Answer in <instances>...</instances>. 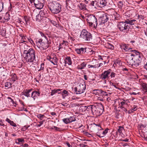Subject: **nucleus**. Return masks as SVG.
<instances>
[{
    "instance_id": "37998d69",
    "label": "nucleus",
    "mask_w": 147,
    "mask_h": 147,
    "mask_svg": "<svg viewBox=\"0 0 147 147\" xmlns=\"http://www.w3.org/2000/svg\"><path fill=\"white\" fill-rule=\"evenodd\" d=\"M17 140L18 141V142H16V143L17 144H19V142H22L24 143V139L18 138Z\"/></svg>"
},
{
    "instance_id": "2eb2a0df",
    "label": "nucleus",
    "mask_w": 147,
    "mask_h": 147,
    "mask_svg": "<svg viewBox=\"0 0 147 147\" xmlns=\"http://www.w3.org/2000/svg\"><path fill=\"white\" fill-rule=\"evenodd\" d=\"M134 54H129L126 56V60L128 64L131 66H133L134 63L133 60H134L133 55Z\"/></svg>"
},
{
    "instance_id": "7c9ffc66",
    "label": "nucleus",
    "mask_w": 147,
    "mask_h": 147,
    "mask_svg": "<svg viewBox=\"0 0 147 147\" xmlns=\"http://www.w3.org/2000/svg\"><path fill=\"white\" fill-rule=\"evenodd\" d=\"M113 15L114 17V19L115 20H119L121 18V17L120 16L119 14L117 12L115 11V13H113Z\"/></svg>"
},
{
    "instance_id": "a211bd4d",
    "label": "nucleus",
    "mask_w": 147,
    "mask_h": 147,
    "mask_svg": "<svg viewBox=\"0 0 147 147\" xmlns=\"http://www.w3.org/2000/svg\"><path fill=\"white\" fill-rule=\"evenodd\" d=\"M96 3L97 4V7L102 8L106 5L107 2L106 0H100L99 2H98Z\"/></svg>"
},
{
    "instance_id": "f3484780",
    "label": "nucleus",
    "mask_w": 147,
    "mask_h": 147,
    "mask_svg": "<svg viewBox=\"0 0 147 147\" xmlns=\"http://www.w3.org/2000/svg\"><path fill=\"white\" fill-rule=\"evenodd\" d=\"M86 48L81 47L79 49H75V51L77 54L82 55L84 54L86 52Z\"/></svg>"
},
{
    "instance_id": "0eeeda50",
    "label": "nucleus",
    "mask_w": 147,
    "mask_h": 147,
    "mask_svg": "<svg viewBox=\"0 0 147 147\" xmlns=\"http://www.w3.org/2000/svg\"><path fill=\"white\" fill-rule=\"evenodd\" d=\"M117 27L121 32L127 33L130 31V27L125 22H121L117 25Z\"/></svg>"
},
{
    "instance_id": "4be33fe9",
    "label": "nucleus",
    "mask_w": 147,
    "mask_h": 147,
    "mask_svg": "<svg viewBox=\"0 0 147 147\" xmlns=\"http://www.w3.org/2000/svg\"><path fill=\"white\" fill-rule=\"evenodd\" d=\"M11 77V79L13 82H14L16 80L18 79V78L16 74L12 73L10 75Z\"/></svg>"
},
{
    "instance_id": "603ef678",
    "label": "nucleus",
    "mask_w": 147,
    "mask_h": 147,
    "mask_svg": "<svg viewBox=\"0 0 147 147\" xmlns=\"http://www.w3.org/2000/svg\"><path fill=\"white\" fill-rule=\"evenodd\" d=\"M121 116V114H120L118 112L116 114V117L117 119L119 118Z\"/></svg>"
},
{
    "instance_id": "473e14b6",
    "label": "nucleus",
    "mask_w": 147,
    "mask_h": 147,
    "mask_svg": "<svg viewBox=\"0 0 147 147\" xmlns=\"http://www.w3.org/2000/svg\"><path fill=\"white\" fill-rule=\"evenodd\" d=\"M79 7L81 10H87V8H86V5L84 3H80L79 5Z\"/></svg>"
},
{
    "instance_id": "ddd939ff",
    "label": "nucleus",
    "mask_w": 147,
    "mask_h": 147,
    "mask_svg": "<svg viewBox=\"0 0 147 147\" xmlns=\"http://www.w3.org/2000/svg\"><path fill=\"white\" fill-rule=\"evenodd\" d=\"M93 93L96 95H98L102 97H105V96H108L109 94L105 91H103L102 90L95 89L93 90Z\"/></svg>"
},
{
    "instance_id": "864d4df0",
    "label": "nucleus",
    "mask_w": 147,
    "mask_h": 147,
    "mask_svg": "<svg viewBox=\"0 0 147 147\" xmlns=\"http://www.w3.org/2000/svg\"><path fill=\"white\" fill-rule=\"evenodd\" d=\"M29 127H30V125H29V126H26V125L24 126L22 129V130L23 131H25Z\"/></svg>"
},
{
    "instance_id": "72a5a7b5",
    "label": "nucleus",
    "mask_w": 147,
    "mask_h": 147,
    "mask_svg": "<svg viewBox=\"0 0 147 147\" xmlns=\"http://www.w3.org/2000/svg\"><path fill=\"white\" fill-rule=\"evenodd\" d=\"M43 18L42 16H41L39 14H38L36 16V20L37 21L40 22L42 19Z\"/></svg>"
},
{
    "instance_id": "69168bd1",
    "label": "nucleus",
    "mask_w": 147,
    "mask_h": 147,
    "mask_svg": "<svg viewBox=\"0 0 147 147\" xmlns=\"http://www.w3.org/2000/svg\"><path fill=\"white\" fill-rule=\"evenodd\" d=\"M44 121H40L39 123L40 124L37 125V126L38 127H40L41 126V125L43 123Z\"/></svg>"
},
{
    "instance_id": "bb28decb",
    "label": "nucleus",
    "mask_w": 147,
    "mask_h": 147,
    "mask_svg": "<svg viewBox=\"0 0 147 147\" xmlns=\"http://www.w3.org/2000/svg\"><path fill=\"white\" fill-rule=\"evenodd\" d=\"M65 63H67L69 65H71L72 64V61L71 58L70 57H67L65 60Z\"/></svg>"
},
{
    "instance_id": "e433bc0d",
    "label": "nucleus",
    "mask_w": 147,
    "mask_h": 147,
    "mask_svg": "<svg viewBox=\"0 0 147 147\" xmlns=\"http://www.w3.org/2000/svg\"><path fill=\"white\" fill-rule=\"evenodd\" d=\"M11 84L9 82H7L5 83V87L9 88L11 87Z\"/></svg>"
},
{
    "instance_id": "5fc2aeb1",
    "label": "nucleus",
    "mask_w": 147,
    "mask_h": 147,
    "mask_svg": "<svg viewBox=\"0 0 147 147\" xmlns=\"http://www.w3.org/2000/svg\"><path fill=\"white\" fill-rule=\"evenodd\" d=\"M40 33L41 34V36L42 37H43V38L42 39H44V38H46V39H48L45 36V34H44V33H42V32H40Z\"/></svg>"
},
{
    "instance_id": "2f4dec72",
    "label": "nucleus",
    "mask_w": 147,
    "mask_h": 147,
    "mask_svg": "<svg viewBox=\"0 0 147 147\" xmlns=\"http://www.w3.org/2000/svg\"><path fill=\"white\" fill-rule=\"evenodd\" d=\"M137 106L134 105L132 108L128 111V113L129 114L133 113L134 111H136L137 109Z\"/></svg>"
},
{
    "instance_id": "79ce46f5",
    "label": "nucleus",
    "mask_w": 147,
    "mask_h": 147,
    "mask_svg": "<svg viewBox=\"0 0 147 147\" xmlns=\"http://www.w3.org/2000/svg\"><path fill=\"white\" fill-rule=\"evenodd\" d=\"M69 123H71L72 121H76V119L75 117L74 116L71 117L69 118Z\"/></svg>"
},
{
    "instance_id": "dca6fc26",
    "label": "nucleus",
    "mask_w": 147,
    "mask_h": 147,
    "mask_svg": "<svg viewBox=\"0 0 147 147\" xmlns=\"http://www.w3.org/2000/svg\"><path fill=\"white\" fill-rule=\"evenodd\" d=\"M120 47L122 49L125 51H133L134 52V50H132V48L129 47L128 45L122 44L120 45Z\"/></svg>"
},
{
    "instance_id": "338daca9",
    "label": "nucleus",
    "mask_w": 147,
    "mask_h": 147,
    "mask_svg": "<svg viewBox=\"0 0 147 147\" xmlns=\"http://www.w3.org/2000/svg\"><path fill=\"white\" fill-rule=\"evenodd\" d=\"M66 144L68 147H72V146L70 144L69 142H67Z\"/></svg>"
},
{
    "instance_id": "a878e982",
    "label": "nucleus",
    "mask_w": 147,
    "mask_h": 147,
    "mask_svg": "<svg viewBox=\"0 0 147 147\" xmlns=\"http://www.w3.org/2000/svg\"><path fill=\"white\" fill-rule=\"evenodd\" d=\"M105 47L108 49L111 50H113L114 48V46L109 42H107L105 44Z\"/></svg>"
},
{
    "instance_id": "f03ea898",
    "label": "nucleus",
    "mask_w": 147,
    "mask_h": 147,
    "mask_svg": "<svg viewBox=\"0 0 147 147\" xmlns=\"http://www.w3.org/2000/svg\"><path fill=\"white\" fill-rule=\"evenodd\" d=\"M23 56L27 63H32L35 59V51L32 49L24 50L23 53Z\"/></svg>"
},
{
    "instance_id": "6e6552de",
    "label": "nucleus",
    "mask_w": 147,
    "mask_h": 147,
    "mask_svg": "<svg viewBox=\"0 0 147 147\" xmlns=\"http://www.w3.org/2000/svg\"><path fill=\"white\" fill-rule=\"evenodd\" d=\"M138 128L139 132L141 133L142 137L147 141V124H140Z\"/></svg>"
},
{
    "instance_id": "774afa93",
    "label": "nucleus",
    "mask_w": 147,
    "mask_h": 147,
    "mask_svg": "<svg viewBox=\"0 0 147 147\" xmlns=\"http://www.w3.org/2000/svg\"><path fill=\"white\" fill-rule=\"evenodd\" d=\"M61 104H62V105L65 107H67L68 105L67 103L65 102H62L61 103Z\"/></svg>"
},
{
    "instance_id": "ea45409f",
    "label": "nucleus",
    "mask_w": 147,
    "mask_h": 147,
    "mask_svg": "<svg viewBox=\"0 0 147 147\" xmlns=\"http://www.w3.org/2000/svg\"><path fill=\"white\" fill-rule=\"evenodd\" d=\"M37 117L40 119V120H42L44 117H45V115H42L40 114H38L37 116Z\"/></svg>"
},
{
    "instance_id": "4468645a",
    "label": "nucleus",
    "mask_w": 147,
    "mask_h": 147,
    "mask_svg": "<svg viewBox=\"0 0 147 147\" xmlns=\"http://www.w3.org/2000/svg\"><path fill=\"white\" fill-rule=\"evenodd\" d=\"M44 2V0H35L34 5L37 9H40L43 7Z\"/></svg>"
},
{
    "instance_id": "4d7b16f0",
    "label": "nucleus",
    "mask_w": 147,
    "mask_h": 147,
    "mask_svg": "<svg viewBox=\"0 0 147 147\" xmlns=\"http://www.w3.org/2000/svg\"><path fill=\"white\" fill-rule=\"evenodd\" d=\"M53 127L55 129L56 131H60L61 130V129L60 128L58 127L55 126H53Z\"/></svg>"
},
{
    "instance_id": "052dcab7",
    "label": "nucleus",
    "mask_w": 147,
    "mask_h": 147,
    "mask_svg": "<svg viewBox=\"0 0 147 147\" xmlns=\"http://www.w3.org/2000/svg\"><path fill=\"white\" fill-rule=\"evenodd\" d=\"M79 146L80 147H86L87 146V145H85L83 144H79Z\"/></svg>"
},
{
    "instance_id": "c756f323",
    "label": "nucleus",
    "mask_w": 147,
    "mask_h": 147,
    "mask_svg": "<svg viewBox=\"0 0 147 147\" xmlns=\"http://www.w3.org/2000/svg\"><path fill=\"white\" fill-rule=\"evenodd\" d=\"M6 121L9 123L11 125L14 127H16L17 126L16 124L14 123L13 121H11L9 119L7 118L6 120Z\"/></svg>"
},
{
    "instance_id": "f257e3e1",
    "label": "nucleus",
    "mask_w": 147,
    "mask_h": 147,
    "mask_svg": "<svg viewBox=\"0 0 147 147\" xmlns=\"http://www.w3.org/2000/svg\"><path fill=\"white\" fill-rule=\"evenodd\" d=\"M81 108V109H85L86 111L91 113L94 117L100 116L104 110V106L101 103L83 106Z\"/></svg>"
},
{
    "instance_id": "8fccbe9b",
    "label": "nucleus",
    "mask_w": 147,
    "mask_h": 147,
    "mask_svg": "<svg viewBox=\"0 0 147 147\" xmlns=\"http://www.w3.org/2000/svg\"><path fill=\"white\" fill-rule=\"evenodd\" d=\"M3 3L0 2V12H1L3 8Z\"/></svg>"
},
{
    "instance_id": "aec40b11",
    "label": "nucleus",
    "mask_w": 147,
    "mask_h": 147,
    "mask_svg": "<svg viewBox=\"0 0 147 147\" xmlns=\"http://www.w3.org/2000/svg\"><path fill=\"white\" fill-rule=\"evenodd\" d=\"M137 21L135 20H125V23H126L127 25H128V24H130V25H133L135 24H136L137 23Z\"/></svg>"
},
{
    "instance_id": "393cba45",
    "label": "nucleus",
    "mask_w": 147,
    "mask_h": 147,
    "mask_svg": "<svg viewBox=\"0 0 147 147\" xmlns=\"http://www.w3.org/2000/svg\"><path fill=\"white\" fill-rule=\"evenodd\" d=\"M23 19L25 22V23L26 25L29 24L30 22V17L26 16H24L23 18Z\"/></svg>"
},
{
    "instance_id": "9b49d317",
    "label": "nucleus",
    "mask_w": 147,
    "mask_h": 147,
    "mask_svg": "<svg viewBox=\"0 0 147 147\" xmlns=\"http://www.w3.org/2000/svg\"><path fill=\"white\" fill-rule=\"evenodd\" d=\"M111 71V69H109L105 71L102 73L100 76V78L102 80L105 81V83H106V79H108L110 77V74Z\"/></svg>"
},
{
    "instance_id": "6ab92c4d",
    "label": "nucleus",
    "mask_w": 147,
    "mask_h": 147,
    "mask_svg": "<svg viewBox=\"0 0 147 147\" xmlns=\"http://www.w3.org/2000/svg\"><path fill=\"white\" fill-rule=\"evenodd\" d=\"M101 22L102 23L104 24L107 22L109 19V17L107 15L105 14H103L102 16L100 17Z\"/></svg>"
},
{
    "instance_id": "13d9d810",
    "label": "nucleus",
    "mask_w": 147,
    "mask_h": 147,
    "mask_svg": "<svg viewBox=\"0 0 147 147\" xmlns=\"http://www.w3.org/2000/svg\"><path fill=\"white\" fill-rule=\"evenodd\" d=\"M18 22L19 23H20L22 24V23H24V22L22 20L21 18H18Z\"/></svg>"
},
{
    "instance_id": "58836bf2",
    "label": "nucleus",
    "mask_w": 147,
    "mask_h": 147,
    "mask_svg": "<svg viewBox=\"0 0 147 147\" xmlns=\"http://www.w3.org/2000/svg\"><path fill=\"white\" fill-rule=\"evenodd\" d=\"M102 131V129H100L96 134V135L100 138L102 137V136H101Z\"/></svg>"
},
{
    "instance_id": "a19ab883",
    "label": "nucleus",
    "mask_w": 147,
    "mask_h": 147,
    "mask_svg": "<svg viewBox=\"0 0 147 147\" xmlns=\"http://www.w3.org/2000/svg\"><path fill=\"white\" fill-rule=\"evenodd\" d=\"M123 2L121 1H119L118 3V6L119 8L121 9L123 6Z\"/></svg>"
},
{
    "instance_id": "c9c22d12",
    "label": "nucleus",
    "mask_w": 147,
    "mask_h": 147,
    "mask_svg": "<svg viewBox=\"0 0 147 147\" xmlns=\"http://www.w3.org/2000/svg\"><path fill=\"white\" fill-rule=\"evenodd\" d=\"M124 130V127L121 126H118V128L117 129V131L120 134L122 133V131Z\"/></svg>"
},
{
    "instance_id": "423d86ee",
    "label": "nucleus",
    "mask_w": 147,
    "mask_h": 147,
    "mask_svg": "<svg viewBox=\"0 0 147 147\" xmlns=\"http://www.w3.org/2000/svg\"><path fill=\"white\" fill-rule=\"evenodd\" d=\"M86 20L90 26L96 28L98 23L97 19L95 16L90 15L87 16Z\"/></svg>"
},
{
    "instance_id": "c03bdc74",
    "label": "nucleus",
    "mask_w": 147,
    "mask_h": 147,
    "mask_svg": "<svg viewBox=\"0 0 147 147\" xmlns=\"http://www.w3.org/2000/svg\"><path fill=\"white\" fill-rule=\"evenodd\" d=\"M6 30H1L0 31V33L1 35L3 36H5L6 35Z\"/></svg>"
},
{
    "instance_id": "f8f14e48",
    "label": "nucleus",
    "mask_w": 147,
    "mask_h": 147,
    "mask_svg": "<svg viewBox=\"0 0 147 147\" xmlns=\"http://www.w3.org/2000/svg\"><path fill=\"white\" fill-rule=\"evenodd\" d=\"M47 59L50 61L54 65H57L58 59L56 55L53 53H51L50 55H48L47 57Z\"/></svg>"
},
{
    "instance_id": "412c9836",
    "label": "nucleus",
    "mask_w": 147,
    "mask_h": 147,
    "mask_svg": "<svg viewBox=\"0 0 147 147\" xmlns=\"http://www.w3.org/2000/svg\"><path fill=\"white\" fill-rule=\"evenodd\" d=\"M30 90H28V89L24 90L21 93V95H24L27 97H30Z\"/></svg>"
},
{
    "instance_id": "b1692460",
    "label": "nucleus",
    "mask_w": 147,
    "mask_h": 147,
    "mask_svg": "<svg viewBox=\"0 0 147 147\" xmlns=\"http://www.w3.org/2000/svg\"><path fill=\"white\" fill-rule=\"evenodd\" d=\"M10 16L9 14L8 13H6L3 17V22H4L8 21L10 19Z\"/></svg>"
},
{
    "instance_id": "cd10ccee",
    "label": "nucleus",
    "mask_w": 147,
    "mask_h": 147,
    "mask_svg": "<svg viewBox=\"0 0 147 147\" xmlns=\"http://www.w3.org/2000/svg\"><path fill=\"white\" fill-rule=\"evenodd\" d=\"M86 62H83L80 65H78L77 67V68L79 69H84L86 66Z\"/></svg>"
},
{
    "instance_id": "f704fd0d",
    "label": "nucleus",
    "mask_w": 147,
    "mask_h": 147,
    "mask_svg": "<svg viewBox=\"0 0 147 147\" xmlns=\"http://www.w3.org/2000/svg\"><path fill=\"white\" fill-rule=\"evenodd\" d=\"M46 11L45 10H41L39 12V14L40 15H42V16L43 17V16H44L45 15V14H46Z\"/></svg>"
},
{
    "instance_id": "5701e85b",
    "label": "nucleus",
    "mask_w": 147,
    "mask_h": 147,
    "mask_svg": "<svg viewBox=\"0 0 147 147\" xmlns=\"http://www.w3.org/2000/svg\"><path fill=\"white\" fill-rule=\"evenodd\" d=\"M129 101V100H124L122 99V100L120 102V104H121V105L120 106V107L121 108H123L124 107V106L126 105H127V102H128Z\"/></svg>"
},
{
    "instance_id": "bf43d9fd",
    "label": "nucleus",
    "mask_w": 147,
    "mask_h": 147,
    "mask_svg": "<svg viewBox=\"0 0 147 147\" xmlns=\"http://www.w3.org/2000/svg\"><path fill=\"white\" fill-rule=\"evenodd\" d=\"M62 93L64 94H66V96H67L68 94V92L66 90H64L62 92Z\"/></svg>"
},
{
    "instance_id": "a18cd8bd",
    "label": "nucleus",
    "mask_w": 147,
    "mask_h": 147,
    "mask_svg": "<svg viewBox=\"0 0 147 147\" xmlns=\"http://www.w3.org/2000/svg\"><path fill=\"white\" fill-rule=\"evenodd\" d=\"M26 38L25 36H23L22 37V38L20 41V42L22 43H23L24 42H27V41H26Z\"/></svg>"
},
{
    "instance_id": "e2e57ef3",
    "label": "nucleus",
    "mask_w": 147,
    "mask_h": 147,
    "mask_svg": "<svg viewBox=\"0 0 147 147\" xmlns=\"http://www.w3.org/2000/svg\"><path fill=\"white\" fill-rule=\"evenodd\" d=\"M88 67L89 68H90V67H95L96 68V65H88Z\"/></svg>"
},
{
    "instance_id": "20e7f679",
    "label": "nucleus",
    "mask_w": 147,
    "mask_h": 147,
    "mask_svg": "<svg viewBox=\"0 0 147 147\" xmlns=\"http://www.w3.org/2000/svg\"><path fill=\"white\" fill-rule=\"evenodd\" d=\"M134 54L133 55V66L136 67L138 66L141 63L142 60V57L143 55L141 53L136 50L134 51Z\"/></svg>"
},
{
    "instance_id": "680f3d73",
    "label": "nucleus",
    "mask_w": 147,
    "mask_h": 147,
    "mask_svg": "<svg viewBox=\"0 0 147 147\" xmlns=\"http://www.w3.org/2000/svg\"><path fill=\"white\" fill-rule=\"evenodd\" d=\"M96 2H97V1H92L90 3V5L92 6H94V3H96Z\"/></svg>"
},
{
    "instance_id": "39448f33",
    "label": "nucleus",
    "mask_w": 147,
    "mask_h": 147,
    "mask_svg": "<svg viewBox=\"0 0 147 147\" xmlns=\"http://www.w3.org/2000/svg\"><path fill=\"white\" fill-rule=\"evenodd\" d=\"M36 43H40L44 49H46L49 47L51 44V40H49L46 38L36 40Z\"/></svg>"
},
{
    "instance_id": "c85d7f7f",
    "label": "nucleus",
    "mask_w": 147,
    "mask_h": 147,
    "mask_svg": "<svg viewBox=\"0 0 147 147\" xmlns=\"http://www.w3.org/2000/svg\"><path fill=\"white\" fill-rule=\"evenodd\" d=\"M141 85L144 92L145 93L147 92V84L144 83H141Z\"/></svg>"
},
{
    "instance_id": "4c0bfd02",
    "label": "nucleus",
    "mask_w": 147,
    "mask_h": 147,
    "mask_svg": "<svg viewBox=\"0 0 147 147\" xmlns=\"http://www.w3.org/2000/svg\"><path fill=\"white\" fill-rule=\"evenodd\" d=\"M36 92L35 91L33 92L32 93L31 97L32 98H33L34 100H35V98L37 97V96L36 95Z\"/></svg>"
},
{
    "instance_id": "6e6d98bb",
    "label": "nucleus",
    "mask_w": 147,
    "mask_h": 147,
    "mask_svg": "<svg viewBox=\"0 0 147 147\" xmlns=\"http://www.w3.org/2000/svg\"><path fill=\"white\" fill-rule=\"evenodd\" d=\"M57 92L56 90H52L51 92V95L52 96L55 93H57Z\"/></svg>"
},
{
    "instance_id": "9d476101",
    "label": "nucleus",
    "mask_w": 147,
    "mask_h": 147,
    "mask_svg": "<svg viewBox=\"0 0 147 147\" xmlns=\"http://www.w3.org/2000/svg\"><path fill=\"white\" fill-rule=\"evenodd\" d=\"M86 88L85 84L84 82L80 83L74 88V90L76 94H80L84 92Z\"/></svg>"
},
{
    "instance_id": "de8ad7c7",
    "label": "nucleus",
    "mask_w": 147,
    "mask_h": 147,
    "mask_svg": "<svg viewBox=\"0 0 147 147\" xmlns=\"http://www.w3.org/2000/svg\"><path fill=\"white\" fill-rule=\"evenodd\" d=\"M45 64L44 63H42L41 64L40 66V69L38 71H40V70L44 71V69Z\"/></svg>"
},
{
    "instance_id": "09e8293b",
    "label": "nucleus",
    "mask_w": 147,
    "mask_h": 147,
    "mask_svg": "<svg viewBox=\"0 0 147 147\" xmlns=\"http://www.w3.org/2000/svg\"><path fill=\"white\" fill-rule=\"evenodd\" d=\"M71 0H66V6H68L70 4H71Z\"/></svg>"
},
{
    "instance_id": "49530a36",
    "label": "nucleus",
    "mask_w": 147,
    "mask_h": 147,
    "mask_svg": "<svg viewBox=\"0 0 147 147\" xmlns=\"http://www.w3.org/2000/svg\"><path fill=\"white\" fill-rule=\"evenodd\" d=\"M63 120V121L66 124L70 123L69 118H64Z\"/></svg>"
},
{
    "instance_id": "1a4fd4ad",
    "label": "nucleus",
    "mask_w": 147,
    "mask_h": 147,
    "mask_svg": "<svg viewBox=\"0 0 147 147\" xmlns=\"http://www.w3.org/2000/svg\"><path fill=\"white\" fill-rule=\"evenodd\" d=\"M80 36V38H82L83 40L88 41H90L92 38V34L84 29L82 30Z\"/></svg>"
},
{
    "instance_id": "0e129e2a",
    "label": "nucleus",
    "mask_w": 147,
    "mask_h": 147,
    "mask_svg": "<svg viewBox=\"0 0 147 147\" xmlns=\"http://www.w3.org/2000/svg\"><path fill=\"white\" fill-rule=\"evenodd\" d=\"M105 135L106 134L104 131H103V129H102V131L101 132V136H102V137H104Z\"/></svg>"
},
{
    "instance_id": "7ed1b4c3",
    "label": "nucleus",
    "mask_w": 147,
    "mask_h": 147,
    "mask_svg": "<svg viewBox=\"0 0 147 147\" xmlns=\"http://www.w3.org/2000/svg\"><path fill=\"white\" fill-rule=\"evenodd\" d=\"M49 8L52 13L54 14H57L61 10V5L59 3L54 1L51 3Z\"/></svg>"
},
{
    "instance_id": "3c124183",
    "label": "nucleus",
    "mask_w": 147,
    "mask_h": 147,
    "mask_svg": "<svg viewBox=\"0 0 147 147\" xmlns=\"http://www.w3.org/2000/svg\"><path fill=\"white\" fill-rule=\"evenodd\" d=\"M110 76L111 78L114 77L115 76L116 74L114 72H112L110 73Z\"/></svg>"
}]
</instances>
